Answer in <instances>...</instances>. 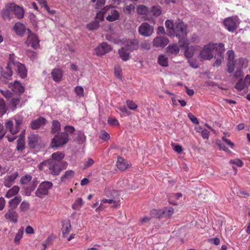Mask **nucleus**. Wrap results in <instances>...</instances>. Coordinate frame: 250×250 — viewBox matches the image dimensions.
Masks as SVG:
<instances>
[{
	"label": "nucleus",
	"instance_id": "obj_1",
	"mask_svg": "<svg viewBox=\"0 0 250 250\" xmlns=\"http://www.w3.org/2000/svg\"><path fill=\"white\" fill-rule=\"evenodd\" d=\"M61 165L56 163L53 161H44L42 162L38 167L40 171L44 170L45 167H47L49 170V173L53 176H57L60 174L62 171Z\"/></svg>",
	"mask_w": 250,
	"mask_h": 250
},
{
	"label": "nucleus",
	"instance_id": "obj_2",
	"mask_svg": "<svg viewBox=\"0 0 250 250\" xmlns=\"http://www.w3.org/2000/svg\"><path fill=\"white\" fill-rule=\"evenodd\" d=\"M69 141L68 135L65 132L58 133L52 139L50 146L52 148L58 147L66 144Z\"/></svg>",
	"mask_w": 250,
	"mask_h": 250
},
{
	"label": "nucleus",
	"instance_id": "obj_3",
	"mask_svg": "<svg viewBox=\"0 0 250 250\" xmlns=\"http://www.w3.org/2000/svg\"><path fill=\"white\" fill-rule=\"evenodd\" d=\"M15 126L11 121L6 122L5 125L6 129L8 130L12 135H15L19 132L21 125L23 123V118L21 116H17L15 117Z\"/></svg>",
	"mask_w": 250,
	"mask_h": 250
},
{
	"label": "nucleus",
	"instance_id": "obj_4",
	"mask_svg": "<svg viewBox=\"0 0 250 250\" xmlns=\"http://www.w3.org/2000/svg\"><path fill=\"white\" fill-rule=\"evenodd\" d=\"M13 55H10V66H13V69L21 78H25L27 76V70L24 65L15 61Z\"/></svg>",
	"mask_w": 250,
	"mask_h": 250
},
{
	"label": "nucleus",
	"instance_id": "obj_5",
	"mask_svg": "<svg viewBox=\"0 0 250 250\" xmlns=\"http://www.w3.org/2000/svg\"><path fill=\"white\" fill-rule=\"evenodd\" d=\"M53 187L52 183L49 181H44L41 183L35 192L36 196L43 198L45 196L47 195L49 193V189Z\"/></svg>",
	"mask_w": 250,
	"mask_h": 250
},
{
	"label": "nucleus",
	"instance_id": "obj_6",
	"mask_svg": "<svg viewBox=\"0 0 250 250\" xmlns=\"http://www.w3.org/2000/svg\"><path fill=\"white\" fill-rule=\"evenodd\" d=\"M154 27L147 22L142 23L138 28L139 33L144 37L150 36L154 32Z\"/></svg>",
	"mask_w": 250,
	"mask_h": 250
},
{
	"label": "nucleus",
	"instance_id": "obj_7",
	"mask_svg": "<svg viewBox=\"0 0 250 250\" xmlns=\"http://www.w3.org/2000/svg\"><path fill=\"white\" fill-rule=\"evenodd\" d=\"M238 21L237 17H229L224 20L223 23L229 31L233 32L237 28Z\"/></svg>",
	"mask_w": 250,
	"mask_h": 250
},
{
	"label": "nucleus",
	"instance_id": "obj_8",
	"mask_svg": "<svg viewBox=\"0 0 250 250\" xmlns=\"http://www.w3.org/2000/svg\"><path fill=\"white\" fill-rule=\"evenodd\" d=\"M151 214L153 216H155L156 217L160 218L163 216L170 217L174 213V209L172 207L165 208L163 210H157L153 209L150 211Z\"/></svg>",
	"mask_w": 250,
	"mask_h": 250
},
{
	"label": "nucleus",
	"instance_id": "obj_9",
	"mask_svg": "<svg viewBox=\"0 0 250 250\" xmlns=\"http://www.w3.org/2000/svg\"><path fill=\"white\" fill-rule=\"evenodd\" d=\"M113 6L111 5H107L105 8L106 14H108L106 17V20L110 22H113L119 19L120 15L118 11L113 9Z\"/></svg>",
	"mask_w": 250,
	"mask_h": 250
},
{
	"label": "nucleus",
	"instance_id": "obj_10",
	"mask_svg": "<svg viewBox=\"0 0 250 250\" xmlns=\"http://www.w3.org/2000/svg\"><path fill=\"white\" fill-rule=\"evenodd\" d=\"M211 44L205 45L200 52L199 58L203 60H210L213 57L212 50Z\"/></svg>",
	"mask_w": 250,
	"mask_h": 250
},
{
	"label": "nucleus",
	"instance_id": "obj_11",
	"mask_svg": "<svg viewBox=\"0 0 250 250\" xmlns=\"http://www.w3.org/2000/svg\"><path fill=\"white\" fill-rule=\"evenodd\" d=\"M28 37L25 43L36 49L39 45V40L37 37L30 29H27Z\"/></svg>",
	"mask_w": 250,
	"mask_h": 250
},
{
	"label": "nucleus",
	"instance_id": "obj_12",
	"mask_svg": "<svg viewBox=\"0 0 250 250\" xmlns=\"http://www.w3.org/2000/svg\"><path fill=\"white\" fill-rule=\"evenodd\" d=\"M180 40L187 35V26L183 22L177 24L174 28V34Z\"/></svg>",
	"mask_w": 250,
	"mask_h": 250
},
{
	"label": "nucleus",
	"instance_id": "obj_13",
	"mask_svg": "<svg viewBox=\"0 0 250 250\" xmlns=\"http://www.w3.org/2000/svg\"><path fill=\"white\" fill-rule=\"evenodd\" d=\"M168 42V38L164 36H157L152 41L153 46L156 48H164Z\"/></svg>",
	"mask_w": 250,
	"mask_h": 250
},
{
	"label": "nucleus",
	"instance_id": "obj_14",
	"mask_svg": "<svg viewBox=\"0 0 250 250\" xmlns=\"http://www.w3.org/2000/svg\"><path fill=\"white\" fill-rule=\"evenodd\" d=\"M212 54L213 56L216 55L217 57H224V53L225 51L224 44L222 43L211 44Z\"/></svg>",
	"mask_w": 250,
	"mask_h": 250
},
{
	"label": "nucleus",
	"instance_id": "obj_15",
	"mask_svg": "<svg viewBox=\"0 0 250 250\" xmlns=\"http://www.w3.org/2000/svg\"><path fill=\"white\" fill-rule=\"evenodd\" d=\"M122 43L125 45V47L131 51L136 50L139 47L138 41L137 39H125L123 41Z\"/></svg>",
	"mask_w": 250,
	"mask_h": 250
},
{
	"label": "nucleus",
	"instance_id": "obj_16",
	"mask_svg": "<svg viewBox=\"0 0 250 250\" xmlns=\"http://www.w3.org/2000/svg\"><path fill=\"white\" fill-rule=\"evenodd\" d=\"M111 50L110 46L105 42L101 43L95 49V53L98 56L104 55Z\"/></svg>",
	"mask_w": 250,
	"mask_h": 250
},
{
	"label": "nucleus",
	"instance_id": "obj_17",
	"mask_svg": "<svg viewBox=\"0 0 250 250\" xmlns=\"http://www.w3.org/2000/svg\"><path fill=\"white\" fill-rule=\"evenodd\" d=\"M10 10L14 12L15 16L19 19L23 18L24 10L23 8L20 6L11 4L10 5Z\"/></svg>",
	"mask_w": 250,
	"mask_h": 250
},
{
	"label": "nucleus",
	"instance_id": "obj_18",
	"mask_svg": "<svg viewBox=\"0 0 250 250\" xmlns=\"http://www.w3.org/2000/svg\"><path fill=\"white\" fill-rule=\"evenodd\" d=\"M40 137L38 135L32 134L28 137V145L31 148H35L39 145Z\"/></svg>",
	"mask_w": 250,
	"mask_h": 250
},
{
	"label": "nucleus",
	"instance_id": "obj_19",
	"mask_svg": "<svg viewBox=\"0 0 250 250\" xmlns=\"http://www.w3.org/2000/svg\"><path fill=\"white\" fill-rule=\"evenodd\" d=\"M46 122V120L42 117L35 119L31 122L30 126L32 129H37L42 126L44 125Z\"/></svg>",
	"mask_w": 250,
	"mask_h": 250
},
{
	"label": "nucleus",
	"instance_id": "obj_20",
	"mask_svg": "<svg viewBox=\"0 0 250 250\" xmlns=\"http://www.w3.org/2000/svg\"><path fill=\"white\" fill-rule=\"evenodd\" d=\"M5 217L14 223L18 221V214L15 209L9 208L5 214Z\"/></svg>",
	"mask_w": 250,
	"mask_h": 250
},
{
	"label": "nucleus",
	"instance_id": "obj_21",
	"mask_svg": "<svg viewBox=\"0 0 250 250\" xmlns=\"http://www.w3.org/2000/svg\"><path fill=\"white\" fill-rule=\"evenodd\" d=\"M13 29L16 34L20 36H23L26 31H27L28 28H26L24 25L21 22H16L14 27Z\"/></svg>",
	"mask_w": 250,
	"mask_h": 250
},
{
	"label": "nucleus",
	"instance_id": "obj_22",
	"mask_svg": "<svg viewBox=\"0 0 250 250\" xmlns=\"http://www.w3.org/2000/svg\"><path fill=\"white\" fill-rule=\"evenodd\" d=\"M64 157V154L62 152L58 151L53 153L51 155V158L48 159V161H53L56 163L62 165V161Z\"/></svg>",
	"mask_w": 250,
	"mask_h": 250
},
{
	"label": "nucleus",
	"instance_id": "obj_23",
	"mask_svg": "<svg viewBox=\"0 0 250 250\" xmlns=\"http://www.w3.org/2000/svg\"><path fill=\"white\" fill-rule=\"evenodd\" d=\"M105 194L107 197L112 198L115 200L118 199L120 195L118 191L108 187L105 188Z\"/></svg>",
	"mask_w": 250,
	"mask_h": 250
},
{
	"label": "nucleus",
	"instance_id": "obj_24",
	"mask_svg": "<svg viewBox=\"0 0 250 250\" xmlns=\"http://www.w3.org/2000/svg\"><path fill=\"white\" fill-rule=\"evenodd\" d=\"M51 74L53 80L55 82H59L61 81L62 77V72L61 69H53L51 72Z\"/></svg>",
	"mask_w": 250,
	"mask_h": 250
},
{
	"label": "nucleus",
	"instance_id": "obj_25",
	"mask_svg": "<svg viewBox=\"0 0 250 250\" xmlns=\"http://www.w3.org/2000/svg\"><path fill=\"white\" fill-rule=\"evenodd\" d=\"M118 53L120 57L124 61H126L129 60L130 57L129 50L125 47H122L118 50Z\"/></svg>",
	"mask_w": 250,
	"mask_h": 250
},
{
	"label": "nucleus",
	"instance_id": "obj_26",
	"mask_svg": "<svg viewBox=\"0 0 250 250\" xmlns=\"http://www.w3.org/2000/svg\"><path fill=\"white\" fill-rule=\"evenodd\" d=\"M21 201V196H17L15 197L13 199L9 201V208L15 209L17 208L18 205Z\"/></svg>",
	"mask_w": 250,
	"mask_h": 250
},
{
	"label": "nucleus",
	"instance_id": "obj_27",
	"mask_svg": "<svg viewBox=\"0 0 250 250\" xmlns=\"http://www.w3.org/2000/svg\"><path fill=\"white\" fill-rule=\"evenodd\" d=\"M179 51V47L176 43L169 45L167 47V52L170 55H177Z\"/></svg>",
	"mask_w": 250,
	"mask_h": 250
},
{
	"label": "nucleus",
	"instance_id": "obj_28",
	"mask_svg": "<svg viewBox=\"0 0 250 250\" xmlns=\"http://www.w3.org/2000/svg\"><path fill=\"white\" fill-rule=\"evenodd\" d=\"M10 60V58L9 59ZM13 69V66H10V60H9L7 66L5 70L2 72V75L3 78L6 79H9L12 75L13 72L12 69Z\"/></svg>",
	"mask_w": 250,
	"mask_h": 250
},
{
	"label": "nucleus",
	"instance_id": "obj_29",
	"mask_svg": "<svg viewBox=\"0 0 250 250\" xmlns=\"http://www.w3.org/2000/svg\"><path fill=\"white\" fill-rule=\"evenodd\" d=\"M165 26L168 30V31H167V34L169 36L173 35L174 28L172 21L169 20H166L165 22Z\"/></svg>",
	"mask_w": 250,
	"mask_h": 250
},
{
	"label": "nucleus",
	"instance_id": "obj_30",
	"mask_svg": "<svg viewBox=\"0 0 250 250\" xmlns=\"http://www.w3.org/2000/svg\"><path fill=\"white\" fill-rule=\"evenodd\" d=\"M17 175V174H13L6 176L4 181V186L8 188L10 187L12 185L13 183L16 179Z\"/></svg>",
	"mask_w": 250,
	"mask_h": 250
},
{
	"label": "nucleus",
	"instance_id": "obj_31",
	"mask_svg": "<svg viewBox=\"0 0 250 250\" xmlns=\"http://www.w3.org/2000/svg\"><path fill=\"white\" fill-rule=\"evenodd\" d=\"M196 47V46H186L185 51V57L187 58H192L194 54V51L195 50Z\"/></svg>",
	"mask_w": 250,
	"mask_h": 250
},
{
	"label": "nucleus",
	"instance_id": "obj_32",
	"mask_svg": "<svg viewBox=\"0 0 250 250\" xmlns=\"http://www.w3.org/2000/svg\"><path fill=\"white\" fill-rule=\"evenodd\" d=\"M51 129V132L53 134L59 133L61 131V124L60 122L57 120L53 121L52 123Z\"/></svg>",
	"mask_w": 250,
	"mask_h": 250
},
{
	"label": "nucleus",
	"instance_id": "obj_33",
	"mask_svg": "<svg viewBox=\"0 0 250 250\" xmlns=\"http://www.w3.org/2000/svg\"><path fill=\"white\" fill-rule=\"evenodd\" d=\"M21 97L19 96H13L10 101V105L12 108V110H15L20 104Z\"/></svg>",
	"mask_w": 250,
	"mask_h": 250
},
{
	"label": "nucleus",
	"instance_id": "obj_34",
	"mask_svg": "<svg viewBox=\"0 0 250 250\" xmlns=\"http://www.w3.org/2000/svg\"><path fill=\"white\" fill-rule=\"evenodd\" d=\"M128 165L125 160L122 157H119L117 162V167L121 170H125L127 168Z\"/></svg>",
	"mask_w": 250,
	"mask_h": 250
},
{
	"label": "nucleus",
	"instance_id": "obj_35",
	"mask_svg": "<svg viewBox=\"0 0 250 250\" xmlns=\"http://www.w3.org/2000/svg\"><path fill=\"white\" fill-rule=\"evenodd\" d=\"M12 89L15 92H19L20 93H22L24 91V87L18 81L15 82Z\"/></svg>",
	"mask_w": 250,
	"mask_h": 250
},
{
	"label": "nucleus",
	"instance_id": "obj_36",
	"mask_svg": "<svg viewBox=\"0 0 250 250\" xmlns=\"http://www.w3.org/2000/svg\"><path fill=\"white\" fill-rule=\"evenodd\" d=\"M19 189L20 188L18 186H14L7 192L6 197L7 198H11V197L16 195L19 192Z\"/></svg>",
	"mask_w": 250,
	"mask_h": 250
},
{
	"label": "nucleus",
	"instance_id": "obj_37",
	"mask_svg": "<svg viewBox=\"0 0 250 250\" xmlns=\"http://www.w3.org/2000/svg\"><path fill=\"white\" fill-rule=\"evenodd\" d=\"M74 172L73 170H69L65 171L64 174L61 177L62 182H65L66 180L73 177Z\"/></svg>",
	"mask_w": 250,
	"mask_h": 250
},
{
	"label": "nucleus",
	"instance_id": "obj_38",
	"mask_svg": "<svg viewBox=\"0 0 250 250\" xmlns=\"http://www.w3.org/2000/svg\"><path fill=\"white\" fill-rule=\"evenodd\" d=\"M148 8L145 5H139L137 8V12L140 15H145L148 13Z\"/></svg>",
	"mask_w": 250,
	"mask_h": 250
},
{
	"label": "nucleus",
	"instance_id": "obj_39",
	"mask_svg": "<svg viewBox=\"0 0 250 250\" xmlns=\"http://www.w3.org/2000/svg\"><path fill=\"white\" fill-rule=\"evenodd\" d=\"M30 208V204L28 202L23 201L20 206V211L25 212L27 211Z\"/></svg>",
	"mask_w": 250,
	"mask_h": 250
},
{
	"label": "nucleus",
	"instance_id": "obj_40",
	"mask_svg": "<svg viewBox=\"0 0 250 250\" xmlns=\"http://www.w3.org/2000/svg\"><path fill=\"white\" fill-rule=\"evenodd\" d=\"M7 111V108L4 101L0 98V116L1 117Z\"/></svg>",
	"mask_w": 250,
	"mask_h": 250
},
{
	"label": "nucleus",
	"instance_id": "obj_41",
	"mask_svg": "<svg viewBox=\"0 0 250 250\" xmlns=\"http://www.w3.org/2000/svg\"><path fill=\"white\" fill-rule=\"evenodd\" d=\"M10 6L6 9H4L2 11V16L5 20H10L11 19Z\"/></svg>",
	"mask_w": 250,
	"mask_h": 250
},
{
	"label": "nucleus",
	"instance_id": "obj_42",
	"mask_svg": "<svg viewBox=\"0 0 250 250\" xmlns=\"http://www.w3.org/2000/svg\"><path fill=\"white\" fill-rule=\"evenodd\" d=\"M107 8H105V6L100 11L97 13L96 15V18L99 20V21H103L104 19V15L106 14V9Z\"/></svg>",
	"mask_w": 250,
	"mask_h": 250
},
{
	"label": "nucleus",
	"instance_id": "obj_43",
	"mask_svg": "<svg viewBox=\"0 0 250 250\" xmlns=\"http://www.w3.org/2000/svg\"><path fill=\"white\" fill-rule=\"evenodd\" d=\"M158 62L163 66H167L168 65L167 58L164 55H161L158 58Z\"/></svg>",
	"mask_w": 250,
	"mask_h": 250
},
{
	"label": "nucleus",
	"instance_id": "obj_44",
	"mask_svg": "<svg viewBox=\"0 0 250 250\" xmlns=\"http://www.w3.org/2000/svg\"><path fill=\"white\" fill-rule=\"evenodd\" d=\"M83 199L81 198H79L75 202L74 204L72 206V208L74 209L78 210L80 208V207L83 205Z\"/></svg>",
	"mask_w": 250,
	"mask_h": 250
},
{
	"label": "nucleus",
	"instance_id": "obj_45",
	"mask_svg": "<svg viewBox=\"0 0 250 250\" xmlns=\"http://www.w3.org/2000/svg\"><path fill=\"white\" fill-rule=\"evenodd\" d=\"M228 56L227 60L228 62H236L235 60V53L232 50H228L227 52Z\"/></svg>",
	"mask_w": 250,
	"mask_h": 250
},
{
	"label": "nucleus",
	"instance_id": "obj_46",
	"mask_svg": "<svg viewBox=\"0 0 250 250\" xmlns=\"http://www.w3.org/2000/svg\"><path fill=\"white\" fill-rule=\"evenodd\" d=\"M236 62H229L227 63V71L229 73H231L234 70Z\"/></svg>",
	"mask_w": 250,
	"mask_h": 250
},
{
	"label": "nucleus",
	"instance_id": "obj_47",
	"mask_svg": "<svg viewBox=\"0 0 250 250\" xmlns=\"http://www.w3.org/2000/svg\"><path fill=\"white\" fill-rule=\"evenodd\" d=\"M151 12L152 14L156 17H158L161 14V10L159 6H154L152 7V9L151 10Z\"/></svg>",
	"mask_w": 250,
	"mask_h": 250
},
{
	"label": "nucleus",
	"instance_id": "obj_48",
	"mask_svg": "<svg viewBox=\"0 0 250 250\" xmlns=\"http://www.w3.org/2000/svg\"><path fill=\"white\" fill-rule=\"evenodd\" d=\"M76 140L79 144H82L85 140V136L84 133L82 131H79L77 134Z\"/></svg>",
	"mask_w": 250,
	"mask_h": 250
},
{
	"label": "nucleus",
	"instance_id": "obj_49",
	"mask_svg": "<svg viewBox=\"0 0 250 250\" xmlns=\"http://www.w3.org/2000/svg\"><path fill=\"white\" fill-rule=\"evenodd\" d=\"M71 229V225L69 222H66L65 224H64L63 226V229H62V233L65 236V235L67 234H68L70 231Z\"/></svg>",
	"mask_w": 250,
	"mask_h": 250
},
{
	"label": "nucleus",
	"instance_id": "obj_50",
	"mask_svg": "<svg viewBox=\"0 0 250 250\" xmlns=\"http://www.w3.org/2000/svg\"><path fill=\"white\" fill-rule=\"evenodd\" d=\"M99 21H95L88 24L87 28L90 30H93L97 29L99 27Z\"/></svg>",
	"mask_w": 250,
	"mask_h": 250
},
{
	"label": "nucleus",
	"instance_id": "obj_51",
	"mask_svg": "<svg viewBox=\"0 0 250 250\" xmlns=\"http://www.w3.org/2000/svg\"><path fill=\"white\" fill-rule=\"evenodd\" d=\"M115 76L118 79H121L122 77V69L120 66L115 65L114 67Z\"/></svg>",
	"mask_w": 250,
	"mask_h": 250
},
{
	"label": "nucleus",
	"instance_id": "obj_52",
	"mask_svg": "<svg viewBox=\"0 0 250 250\" xmlns=\"http://www.w3.org/2000/svg\"><path fill=\"white\" fill-rule=\"evenodd\" d=\"M247 87L245 85V83L243 81V79H240L236 84L235 87L238 90L241 91Z\"/></svg>",
	"mask_w": 250,
	"mask_h": 250
},
{
	"label": "nucleus",
	"instance_id": "obj_53",
	"mask_svg": "<svg viewBox=\"0 0 250 250\" xmlns=\"http://www.w3.org/2000/svg\"><path fill=\"white\" fill-rule=\"evenodd\" d=\"M17 149L18 150L22 151L24 148V139L19 138L17 141Z\"/></svg>",
	"mask_w": 250,
	"mask_h": 250
},
{
	"label": "nucleus",
	"instance_id": "obj_54",
	"mask_svg": "<svg viewBox=\"0 0 250 250\" xmlns=\"http://www.w3.org/2000/svg\"><path fill=\"white\" fill-rule=\"evenodd\" d=\"M135 5L133 4H130L129 5L125 6L124 8L125 12L127 14H130L135 9Z\"/></svg>",
	"mask_w": 250,
	"mask_h": 250
},
{
	"label": "nucleus",
	"instance_id": "obj_55",
	"mask_svg": "<svg viewBox=\"0 0 250 250\" xmlns=\"http://www.w3.org/2000/svg\"><path fill=\"white\" fill-rule=\"evenodd\" d=\"M1 94L7 99L9 100L12 97L13 93L9 90H0Z\"/></svg>",
	"mask_w": 250,
	"mask_h": 250
},
{
	"label": "nucleus",
	"instance_id": "obj_56",
	"mask_svg": "<svg viewBox=\"0 0 250 250\" xmlns=\"http://www.w3.org/2000/svg\"><path fill=\"white\" fill-rule=\"evenodd\" d=\"M23 233V228L19 230L18 232L16 234V236L14 238V241L16 243H18L22 237V235Z\"/></svg>",
	"mask_w": 250,
	"mask_h": 250
},
{
	"label": "nucleus",
	"instance_id": "obj_57",
	"mask_svg": "<svg viewBox=\"0 0 250 250\" xmlns=\"http://www.w3.org/2000/svg\"><path fill=\"white\" fill-rule=\"evenodd\" d=\"M32 179V177L30 175H26L22 177L20 180V182L22 184H26L28 183Z\"/></svg>",
	"mask_w": 250,
	"mask_h": 250
},
{
	"label": "nucleus",
	"instance_id": "obj_58",
	"mask_svg": "<svg viewBox=\"0 0 250 250\" xmlns=\"http://www.w3.org/2000/svg\"><path fill=\"white\" fill-rule=\"evenodd\" d=\"M107 122L109 125H111L118 126L119 125L118 121L116 119L112 117H109L108 118Z\"/></svg>",
	"mask_w": 250,
	"mask_h": 250
},
{
	"label": "nucleus",
	"instance_id": "obj_59",
	"mask_svg": "<svg viewBox=\"0 0 250 250\" xmlns=\"http://www.w3.org/2000/svg\"><path fill=\"white\" fill-rule=\"evenodd\" d=\"M126 103L128 108L131 110H135L138 107L137 105L132 101L128 100Z\"/></svg>",
	"mask_w": 250,
	"mask_h": 250
},
{
	"label": "nucleus",
	"instance_id": "obj_60",
	"mask_svg": "<svg viewBox=\"0 0 250 250\" xmlns=\"http://www.w3.org/2000/svg\"><path fill=\"white\" fill-rule=\"evenodd\" d=\"M99 137L104 140L106 141L109 139L110 135L106 131H105L104 130H103L100 133L99 135Z\"/></svg>",
	"mask_w": 250,
	"mask_h": 250
},
{
	"label": "nucleus",
	"instance_id": "obj_61",
	"mask_svg": "<svg viewBox=\"0 0 250 250\" xmlns=\"http://www.w3.org/2000/svg\"><path fill=\"white\" fill-rule=\"evenodd\" d=\"M94 161L92 159L90 158H88L87 161L85 162L83 167V169H85L88 167H90L94 164Z\"/></svg>",
	"mask_w": 250,
	"mask_h": 250
},
{
	"label": "nucleus",
	"instance_id": "obj_62",
	"mask_svg": "<svg viewBox=\"0 0 250 250\" xmlns=\"http://www.w3.org/2000/svg\"><path fill=\"white\" fill-rule=\"evenodd\" d=\"M214 57L216 59V61L213 63V66L219 67L221 64L222 60L223 59L224 57H217L216 55H214Z\"/></svg>",
	"mask_w": 250,
	"mask_h": 250
},
{
	"label": "nucleus",
	"instance_id": "obj_63",
	"mask_svg": "<svg viewBox=\"0 0 250 250\" xmlns=\"http://www.w3.org/2000/svg\"><path fill=\"white\" fill-rule=\"evenodd\" d=\"M75 91L78 96H83V89L81 86H76L75 88Z\"/></svg>",
	"mask_w": 250,
	"mask_h": 250
},
{
	"label": "nucleus",
	"instance_id": "obj_64",
	"mask_svg": "<svg viewBox=\"0 0 250 250\" xmlns=\"http://www.w3.org/2000/svg\"><path fill=\"white\" fill-rule=\"evenodd\" d=\"M229 163L235 164L238 167H242L243 166V163L240 159H237L234 160H231L229 161Z\"/></svg>",
	"mask_w": 250,
	"mask_h": 250
}]
</instances>
